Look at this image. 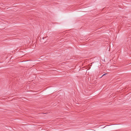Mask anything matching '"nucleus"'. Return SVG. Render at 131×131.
Returning a JSON list of instances; mask_svg holds the SVG:
<instances>
[{
    "label": "nucleus",
    "mask_w": 131,
    "mask_h": 131,
    "mask_svg": "<svg viewBox=\"0 0 131 131\" xmlns=\"http://www.w3.org/2000/svg\"><path fill=\"white\" fill-rule=\"evenodd\" d=\"M107 74V73H105V74H104L102 75V77H101H101H102V76H104V75H105L106 74Z\"/></svg>",
    "instance_id": "1"
},
{
    "label": "nucleus",
    "mask_w": 131,
    "mask_h": 131,
    "mask_svg": "<svg viewBox=\"0 0 131 131\" xmlns=\"http://www.w3.org/2000/svg\"><path fill=\"white\" fill-rule=\"evenodd\" d=\"M43 37V38L42 39H44V38H46V37Z\"/></svg>",
    "instance_id": "2"
},
{
    "label": "nucleus",
    "mask_w": 131,
    "mask_h": 131,
    "mask_svg": "<svg viewBox=\"0 0 131 131\" xmlns=\"http://www.w3.org/2000/svg\"><path fill=\"white\" fill-rule=\"evenodd\" d=\"M42 114H45V113H42Z\"/></svg>",
    "instance_id": "3"
}]
</instances>
